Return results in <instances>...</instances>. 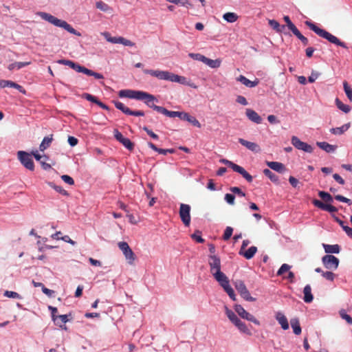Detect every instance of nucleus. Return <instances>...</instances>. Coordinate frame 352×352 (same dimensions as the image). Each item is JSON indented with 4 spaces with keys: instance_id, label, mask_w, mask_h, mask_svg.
<instances>
[{
    "instance_id": "obj_40",
    "label": "nucleus",
    "mask_w": 352,
    "mask_h": 352,
    "mask_svg": "<svg viewBox=\"0 0 352 352\" xmlns=\"http://www.w3.org/2000/svg\"><path fill=\"white\" fill-rule=\"evenodd\" d=\"M96 6L98 9L103 12H110L111 10V8L107 3H104L102 1H98Z\"/></svg>"
},
{
    "instance_id": "obj_5",
    "label": "nucleus",
    "mask_w": 352,
    "mask_h": 352,
    "mask_svg": "<svg viewBox=\"0 0 352 352\" xmlns=\"http://www.w3.org/2000/svg\"><path fill=\"white\" fill-rule=\"evenodd\" d=\"M226 314L229 320L243 333L251 335L250 329L247 327L245 324L230 309L226 307Z\"/></svg>"
},
{
    "instance_id": "obj_61",
    "label": "nucleus",
    "mask_w": 352,
    "mask_h": 352,
    "mask_svg": "<svg viewBox=\"0 0 352 352\" xmlns=\"http://www.w3.org/2000/svg\"><path fill=\"white\" fill-rule=\"evenodd\" d=\"M312 203H313V204L316 207H317V208H320L321 210H324V209L325 208V206L327 204L322 203V201H320V200H318V199H314Z\"/></svg>"
},
{
    "instance_id": "obj_24",
    "label": "nucleus",
    "mask_w": 352,
    "mask_h": 352,
    "mask_svg": "<svg viewBox=\"0 0 352 352\" xmlns=\"http://www.w3.org/2000/svg\"><path fill=\"white\" fill-rule=\"evenodd\" d=\"M267 165L274 170L278 173H283L285 170V166L278 162H267Z\"/></svg>"
},
{
    "instance_id": "obj_23",
    "label": "nucleus",
    "mask_w": 352,
    "mask_h": 352,
    "mask_svg": "<svg viewBox=\"0 0 352 352\" xmlns=\"http://www.w3.org/2000/svg\"><path fill=\"white\" fill-rule=\"evenodd\" d=\"M316 144L327 153H333L337 148V146L330 144L326 142H317Z\"/></svg>"
},
{
    "instance_id": "obj_31",
    "label": "nucleus",
    "mask_w": 352,
    "mask_h": 352,
    "mask_svg": "<svg viewBox=\"0 0 352 352\" xmlns=\"http://www.w3.org/2000/svg\"><path fill=\"white\" fill-rule=\"evenodd\" d=\"M52 140H53L52 135H50V136L45 137L39 146L40 151H44L46 148H47L50 146V144L52 143Z\"/></svg>"
},
{
    "instance_id": "obj_30",
    "label": "nucleus",
    "mask_w": 352,
    "mask_h": 352,
    "mask_svg": "<svg viewBox=\"0 0 352 352\" xmlns=\"http://www.w3.org/2000/svg\"><path fill=\"white\" fill-rule=\"evenodd\" d=\"M350 127V123H346L340 127L332 128L330 129L331 133L334 135H342Z\"/></svg>"
},
{
    "instance_id": "obj_64",
    "label": "nucleus",
    "mask_w": 352,
    "mask_h": 352,
    "mask_svg": "<svg viewBox=\"0 0 352 352\" xmlns=\"http://www.w3.org/2000/svg\"><path fill=\"white\" fill-rule=\"evenodd\" d=\"M83 98L87 99L89 101H91V102L95 103V104L98 101V98L96 97H95L89 94H87V93L83 94Z\"/></svg>"
},
{
    "instance_id": "obj_37",
    "label": "nucleus",
    "mask_w": 352,
    "mask_h": 352,
    "mask_svg": "<svg viewBox=\"0 0 352 352\" xmlns=\"http://www.w3.org/2000/svg\"><path fill=\"white\" fill-rule=\"evenodd\" d=\"M336 104L340 110L346 113L351 111V107L348 104H344L342 103L338 98L336 99Z\"/></svg>"
},
{
    "instance_id": "obj_58",
    "label": "nucleus",
    "mask_w": 352,
    "mask_h": 352,
    "mask_svg": "<svg viewBox=\"0 0 352 352\" xmlns=\"http://www.w3.org/2000/svg\"><path fill=\"white\" fill-rule=\"evenodd\" d=\"M230 190L234 193V194H237L238 195L241 196V197H245V192H243L239 187H231L230 188Z\"/></svg>"
},
{
    "instance_id": "obj_25",
    "label": "nucleus",
    "mask_w": 352,
    "mask_h": 352,
    "mask_svg": "<svg viewBox=\"0 0 352 352\" xmlns=\"http://www.w3.org/2000/svg\"><path fill=\"white\" fill-rule=\"evenodd\" d=\"M303 300L305 302L309 303L313 301L314 296L311 294V288L309 285H307L303 289Z\"/></svg>"
},
{
    "instance_id": "obj_63",
    "label": "nucleus",
    "mask_w": 352,
    "mask_h": 352,
    "mask_svg": "<svg viewBox=\"0 0 352 352\" xmlns=\"http://www.w3.org/2000/svg\"><path fill=\"white\" fill-rule=\"evenodd\" d=\"M58 63L69 66V67L72 68L74 62L70 60H65V59H61L58 60Z\"/></svg>"
},
{
    "instance_id": "obj_42",
    "label": "nucleus",
    "mask_w": 352,
    "mask_h": 352,
    "mask_svg": "<svg viewBox=\"0 0 352 352\" xmlns=\"http://www.w3.org/2000/svg\"><path fill=\"white\" fill-rule=\"evenodd\" d=\"M318 195L325 202H332L333 201V197L328 192H326L324 191H319Z\"/></svg>"
},
{
    "instance_id": "obj_1",
    "label": "nucleus",
    "mask_w": 352,
    "mask_h": 352,
    "mask_svg": "<svg viewBox=\"0 0 352 352\" xmlns=\"http://www.w3.org/2000/svg\"><path fill=\"white\" fill-rule=\"evenodd\" d=\"M208 265L210 266V272L214 276V279L223 288L230 298L235 300L236 296L233 289L229 284L228 278L224 273L221 271V259L215 254L208 256Z\"/></svg>"
},
{
    "instance_id": "obj_8",
    "label": "nucleus",
    "mask_w": 352,
    "mask_h": 352,
    "mask_svg": "<svg viewBox=\"0 0 352 352\" xmlns=\"http://www.w3.org/2000/svg\"><path fill=\"white\" fill-rule=\"evenodd\" d=\"M118 248L122 252L125 258L128 261L129 264L133 265L135 260V256L131 248L126 242H119Z\"/></svg>"
},
{
    "instance_id": "obj_21",
    "label": "nucleus",
    "mask_w": 352,
    "mask_h": 352,
    "mask_svg": "<svg viewBox=\"0 0 352 352\" xmlns=\"http://www.w3.org/2000/svg\"><path fill=\"white\" fill-rule=\"evenodd\" d=\"M257 252V248L256 246H251L248 250H240L239 254L244 256L246 259H251L254 257Z\"/></svg>"
},
{
    "instance_id": "obj_27",
    "label": "nucleus",
    "mask_w": 352,
    "mask_h": 352,
    "mask_svg": "<svg viewBox=\"0 0 352 352\" xmlns=\"http://www.w3.org/2000/svg\"><path fill=\"white\" fill-rule=\"evenodd\" d=\"M128 95L127 98H131V99H136L138 100H140L141 99H143L142 96H144V91H137V90H131L128 89Z\"/></svg>"
},
{
    "instance_id": "obj_35",
    "label": "nucleus",
    "mask_w": 352,
    "mask_h": 352,
    "mask_svg": "<svg viewBox=\"0 0 352 352\" xmlns=\"http://www.w3.org/2000/svg\"><path fill=\"white\" fill-rule=\"evenodd\" d=\"M239 16L234 12H226L223 14V19L228 23H234L237 21Z\"/></svg>"
},
{
    "instance_id": "obj_9",
    "label": "nucleus",
    "mask_w": 352,
    "mask_h": 352,
    "mask_svg": "<svg viewBox=\"0 0 352 352\" xmlns=\"http://www.w3.org/2000/svg\"><path fill=\"white\" fill-rule=\"evenodd\" d=\"M102 36L106 38V40L111 43H119L122 44L124 46H130L133 47L135 45V43L130 40H128L122 36H111L110 33L105 32L102 33Z\"/></svg>"
},
{
    "instance_id": "obj_52",
    "label": "nucleus",
    "mask_w": 352,
    "mask_h": 352,
    "mask_svg": "<svg viewBox=\"0 0 352 352\" xmlns=\"http://www.w3.org/2000/svg\"><path fill=\"white\" fill-rule=\"evenodd\" d=\"M189 56L191 57L192 59L201 61L202 63L204 62L206 59V56L201 54H195V53H190L189 54Z\"/></svg>"
},
{
    "instance_id": "obj_54",
    "label": "nucleus",
    "mask_w": 352,
    "mask_h": 352,
    "mask_svg": "<svg viewBox=\"0 0 352 352\" xmlns=\"http://www.w3.org/2000/svg\"><path fill=\"white\" fill-rule=\"evenodd\" d=\"M220 162H221L222 164H223L225 165H227L228 166L230 167L234 171L236 170V168H237V166H239V165L233 163L232 162L229 161V160H226V159H221L220 160Z\"/></svg>"
},
{
    "instance_id": "obj_10",
    "label": "nucleus",
    "mask_w": 352,
    "mask_h": 352,
    "mask_svg": "<svg viewBox=\"0 0 352 352\" xmlns=\"http://www.w3.org/2000/svg\"><path fill=\"white\" fill-rule=\"evenodd\" d=\"M190 206L188 204H181L179 207V217L186 226H189L190 223Z\"/></svg>"
},
{
    "instance_id": "obj_51",
    "label": "nucleus",
    "mask_w": 352,
    "mask_h": 352,
    "mask_svg": "<svg viewBox=\"0 0 352 352\" xmlns=\"http://www.w3.org/2000/svg\"><path fill=\"white\" fill-rule=\"evenodd\" d=\"M284 21L286 22L287 23V26L288 27V28L293 32H294L296 30H297L298 28L295 26V25L291 21L289 17L288 16H284Z\"/></svg>"
},
{
    "instance_id": "obj_43",
    "label": "nucleus",
    "mask_w": 352,
    "mask_h": 352,
    "mask_svg": "<svg viewBox=\"0 0 352 352\" xmlns=\"http://www.w3.org/2000/svg\"><path fill=\"white\" fill-rule=\"evenodd\" d=\"M293 34L301 41V42L304 44V45H307L308 44V39L305 36H304L297 29L294 32H293Z\"/></svg>"
},
{
    "instance_id": "obj_15",
    "label": "nucleus",
    "mask_w": 352,
    "mask_h": 352,
    "mask_svg": "<svg viewBox=\"0 0 352 352\" xmlns=\"http://www.w3.org/2000/svg\"><path fill=\"white\" fill-rule=\"evenodd\" d=\"M144 96H142V97L144 98L143 99H141L140 100H142L144 102V103L149 107L153 109L155 111H157V108H161L160 106L155 105L153 102L154 101H157L156 98L147 92L144 91Z\"/></svg>"
},
{
    "instance_id": "obj_36",
    "label": "nucleus",
    "mask_w": 352,
    "mask_h": 352,
    "mask_svg": "<svg viewBox=\"0 0 352 352\" xmlns=\"http://www.w3.org/2000/svg\"><path fill=\"white\" fill-rule=\"evenodd\" d=\"M269 25L274 30H276L277 32H281L283 29H285V26L279 24V23L274 19L269 20Z\"/></svg>"
},
{
    "instance_id": "obj_55",
    "label": "nucleus",
    "mask_w": 352,
    "mask_h": 352,
    "mask_svg": "<svg viewBox=\"0 0 352 352\" xmlns=\"http://www.w3.org/2000/svg\"><path fill=\"white\" fill-rule=\"evenodd\" d=\"M234 199H235V197L234 195L229 194V193L226 194L225 200L227 201L228 204H229L230 205H234Z\"/></svg>"
},
{
    "instance_id": "obj_14",
    "label": "nucleus",
    "mask_w": 352,
    "mask_h": 352,
    "mask_svg": "<svg viewBox=\"0 0 352 352\" xmlns=\"http://www.w3.org/2000/svg\"><path fill=\"white\" fill-rule=\"evenodd\" d=\"M114 137L120 142L125 148L129 151H133L134 148V144L126 138H124L122 134L117 129L114 130Z\"/></svg>"
},
{
    "instance_id": "obj_44",
    "label": "nucleus",
    "mask_w": 352,
    "mask_h": 352,
    "mask_svg": "<svg viewBox=\"0 0 352 352\" xmlns=\"http://www.w3.org/2000/svg\"><path fill=\"white\" fill-rule=\"evenodd\" d=\"M263 173L265 176L270 178L272 182L278 181V176L273 173L270 170L266 168L263 170Z\"/></svg>"
},
{
    "instance_id": "obj_18",
    "label": "nucleus",
    "mask_w": 352,
    "mask_h": 352,
    "mask_svg": "<svg viewBox=\"0 0 352 352\" xmlns=\"http://www.w3.org/2000/svg\"><path fill=\"white\" fill-rule=\"evenodd\" d=\"M239 142L253 152L258 153L261 151L260 146L254 142H249L243 138H239Z\"/></svg>"
},
{
    "instance_id": "obj_16",
    "label": "nucleus",
    "mask_w": 352,
    "mask_h": 352,
    "mask_svg": "<svg viewBox=\"0 0 352 352\" xmlns=\"http://www.w3.org/2000/svg\"><path fill=\"white\" fill-rule=\"evenodd\" d=\"M179 118L180 120H186V121L190 122L195 126H197L199 128L201 127V124H200L199 122L196 119V118L190 116L188 113L181 112Z\"/></svg>"
},
{
    "instance_id": "obj_32",
    "label": "nucleus",
    "mask_w": 352,
    "mask_h": 352,
    "mask_svg": "<svg viewBox=\"0 0 352 352\" xmlns=\"http://www.w3.org/2000/svg\"><path fill=\"white\" fill-rule=\"evenodd\" d=\"M325 252L338 254L340 252V246L338 245L323 244Z\"/></svg>"
},
{
    "instance_id": "obj_57",
    "label": "nucleus",
    "mask_w": 352,
    "mask_h": 352,
    "mask_svg": "<svg viewBox=\"0 0 352 352\" xmlns=\"http://www.w3.org/2000/svg\"><path fill=\"white\" fill-rule=\"evenodd\" d=\"M61 179H63V182H65V183L69 184V185H74V180L73 179L72 177H71L70 176L67 175H63L61 176Z\"/></svg>"
},
{
    "instance_id": "obj_19",
    "label": "nucleus",
    "mask_w": 352,
    "mask_h": 352,
    "mask_svg": "<svg viewBox=\"0 0 352 352\" xmlns=\"http://www.w3.org/2000/svg\"><path fill=\"white\" fill-rule=\"evenodd\" d=\"M236 80L247 87H254L259 84V80L258 78H255L254 80L252 81L243 75H240Z\"/></svg>"
},
{
    "instance_id": "obj_48",
    "label": "nucleus",
    "mask_w": 352,
    "mask_h": 352,
    "mask_svg": "<svg viewBox=\"0 0 352 352\" xmlns=\"http://www.w3.org/2000/svg\"><path fill=\"white\" fill-rule=\"evenodd\" d=\"M191 238L196 241L197 243H204V239L201 237V232L199 230H197L195 233L191 235Z\"/></svg>"
},
{
    "instance_id": "obj_49",
    "label": "nucleus",
    "mask_w": 352,
    "mask_h": 352,
    "mask_svg": "<svg viewBox=\"0 0 352 352\" xmlns=\"http://www.w3.org/2000/svg\"><path fill=\"white\" fill-rule=\"evenodd\" d=\"M148 146L151 149H153V151L159 153L160 154H163V155H166L167 154L166 149L159 148L152 142H148Z\"/></svg>"
},
{
    "instance_id": "obj_13",
    "label": "nucleus",
    "mask_w": 352,
    "mask_h": 352,
    "mask_svg": "<svg viewBox=\"0 0 352 352\" xmlns=\"http://www.w3.org/2000/svg\"><path fill=\"white\" fill-rule=\"evenodd\" d=\"M322 261L324 267L329 270H336L339 265V259L333 255L324 256Z\"/></svg>"
},
{
    "instance_id": "obj_38",
    "label": "nucleus",
    "mask_w": 352,
    "mask_h": 352,
    "mask_svg": "<svg viewBox=\"0 0 352 352\" xmlns=\"http://www.w3.org/2000/svg\"><path fill=\"white\" fill-rule=\"evenodd\" d=\"M47 184L51 188H54L56 192H59L60 194H61L63 195H65V196H68L69 195L67 191L64 190L61 186H56L54 183L50 182H47Z\"/></svg>"
},
{
    "instance_id": "obj_46",
    "label": "nucleus",
    "mask_w": 352,
    "mask_h": 352,
    "mask_svg": "<svg viewBox=\"0 0 352 352\" xmlns=\"http://www.w3.org/2000/svg\"><path fill=\"white\" fill-rule=\"evenodd\" d=\"M339 314L343 320H345L348 324L352 325V318L348 315L344 309L340 310Z\"/></svg>"
},
{
    "instance_id": "obj_56",
    "label": "nucleus",
    "mask_w": 352,
    "mask_h": 352,
    "mask_svg": "<svg viewBox=\"0 0 352 352\" xmlns=\"http://www.w3.org/2000/svg\"><path fill=\"white\" fill-rule=\"evenodd\" d=\"M87 76H94L96 79H103L104 76L100 73L95 72L91 69H88L87 74Z\"/></svg>"
},
{
    "instance_id": "obj_26",
    "label": "nucleus",
    "mask_w": 352,
    "mask_h": 352,
    "mask_svg": "<svg viewBox=\"0 0 352 352\" xmlns=\"http://www.w3.org/2000/svg\"><path fill=\"white\" fill-rule=\"evenodd\" d=\"M157 111L170 118H179V115L181 113L180 111H168V109L163 107H162L161 108H157Z\"/></svg>"
},
{
    "instance_id": "obj_50",
    "label": "nucleus",
    "mask_w": 352,
    "mask_h": 352,
    "mask_svg": "<svg viewBox=\"0 0 352 352\" xmlns=\"http://www.w3.org/2000/svg\"><path fill=\"white\" fill-rule=\"evenodd\" d=\"M291 267H292L287 263L283 264L277 272V276H282L285 272L289 271Z\"/></svg>"
},
{
    "instance_id": "obj_39",
    "label": "nucleus",
    "mask_w": 352,
    "mask_h": 352,
    "mask_svg": "<svg viewBox=\"0 0 352 352\" xmlns=\"http://www.w3.org/2000/svg\"><path fill=\"white\" fill-rule=\"evenodd\" d=\"M114 104L118 109L122 111L124 113L129 115L130 109L126 107L122 102L120 101H115Z\"/></svg>"
},
{
    "instance_id": "obj_47",
    "label": "nucleus",
    "mask_w": 352,
    "mask_h": 352,
    "mask_svg": "<svg viewBox=\"0 0 352 352\" xmlns=\"http://www.w3.org/2000/svg\"><path fill=\"white\" fill-rule=\"evenodd\" d=\"M233 232V228L232 227L228 226L226 227L224 234L223 235V239L224 241H228L231 237Z\"/></svg>"
},
{
    "instance_id": "obj_41",
    "label": "nucleus",
    "mask_w": 352,
    "mask_h": 352,
    "mask_svg": "<svg viewBox=\"0 0 352 352\" xmlns=\"http://www.w3.org/2000/svg\"><path fill=\"white\" fill-rule=\"evenodd\" d=\"M344 92L350 101H352V89L346 81L343 82Z\"/></svg>"
},
{
    "instance_id": "obj_34",
    "label": "nucleus",
    "mask_w": 352,
    "mask_h": 352,
    "mask_svg": "<svg viewBox=\"0 0 352 352\" xmlns=\"http://www.w3.org/2000/svg\"><path fill=\"white\" fill-rule=\"evenodd\" d=\"M30 64V62H16L11 63L8 65V69L10 71L13 69H20L22 67L28 66Z\"/></svg>"
},
{
    "instance_id": "obj_20",
    "label": "nucleus",
    "mask_w": 352,
    "mask_h": 352,
    "mask_svg": "<svg viewBox=\"0 0 352 352\" xmlns=\"http://www.w3.org/2000/svg\"><path fill=\"white\" fill-rule=\"evenodd\" d=\"M245 114L249 120L256 124H260L262 121L261 116L254 110L251 109H247Z\"/></svg>"
},
{
    "instance_id": "obj_60",
    "label": "nucleus",
    "mask_w": 352,
    "mask_h": 352,
    "mask_svg": "<svg viewBox=\"0 0 352 352\" xmlns=\"http://www.w3.org/2000/svg\"><path fill=\"white\" fill-rule=\"evenodd\" d=\"M322 276L326 279L333 281L335 277V274L331 272H322Z\"/></svg>"
},
{
    "instance_id": "obj_28",
    "label": "nucleus",
    "mask_w": 352,
    "mask_h": 352,
    "mask_svg": "<svg viewBox=\"0 0 352 352\" xmlns=\"http://www.w3.org/2000/svg\"><path fill=\"white\" fill-rule=\"evenodd\" d=\"M204 64L210 67V68H219L221 64V60L219 58L212 60L206 57V59L204 62Z\"/></svg>"
},
{
    "instance_id": "obj_11",
    "label": "nucleus",
    "mask_w": 352,
    "mask_h": 352,
    "mask_svg": "<svg viewBox=\"0 0 352 352\" xmlns=\"http://www.w3.org/2000/svg\"><path fill=\"white\" fill-rule=\"evenodd\" d=\"M292 145L298 150L311 153L314 151L313 147L306 142L301 141L298 137L292 136L291 140Z\"/></svg>"
},
{
    "instance_id": "obj_45",
    "label": "nucleus",
    "mask_w": 352,
    "mask_h": 352,
    "mask_svg": "<svg viewBox=\"0 0 352 352\" xmlns=\"http://www.w3.org/2000/svg\"><path fill=\"white\" fill-rule=\"evenodd\" d=\"M72 69H74L75 71H76L77 72L83 73L85 74H87V71L89 69H87L83 66H81L79 64L76 63H74Z\"/></svg>"
},
{
    "instance_id": "obj_29",
    "label": "nucleus",
    "mask_w": 352,
    "mask_h": 352,
    "mask_svg": "<svg viewBox=\"0 0 352 352\" xmlns=\"http://www.w3.org/2000/svg\"><path fill=\"white\" fill-rule=\"evenodd\" d=\"M290 324L292 328L293 329V331L296 335H300L301 333V327L300 325L299 320L296 318H292L290 320Z\"/></svg>"
},
{
    "instance_id": "obj_62",
    "label": "nucleus",
    "mask_w": 352,
    "mask_h": 352,
    "mask_svg": "<svg viewBox=\"0 0 352 352\" xmlns=\"http://www.w3.org/2000/svg\"><path fill=\"white\" fill-rule=\"evenodd\" d=\"M48 309L51 311V314H52V320L54 321V322H56L57 320V316L56 315V314L57 313L58 311V309L56 307H52V306H49L48 307Z\"/></svg>"
},
{
    "instance_id": "obj_17",
    "label": "nucleus",
    "mask_w": 352,
    "mask_h": 352,
    "mask_svg": "<svg viewBox=\"0 0 352 352\" xmlns=\"http://www.w3.org/2000/svg\"><path fill=\"white\" fill-rule=\"evenodd\" d=\"M6 87H12V88L16 89L21 93H25V89L23 88L22 86H21L20 85H19V84H17V83H16V82H14L13 81L6 80H0V87L5 88Z\"/></svg>"
},
{
    "instance_id": "obj_4",
    "label": "nucleus",
    "mask_w": 352,
    "mask_h": 352,
    "mask_svg": "<svg viewBox=\"0 0 352 352\" xmlns=\"http://www.w3.org/2000/svg\"><path fill=\"white\" fill-rule=\"evenodd\" d=\"M39 16L44 20L53 24L55 26L62 28L67 30L68 32L76 36H80V34L74 28H72L67 21L59 19L50 14L46 12H40Z\"/></svg>"
},
{
    "instance_id": "obj_12",
    "label": "nucleus",
    "mask_w": 352,
    "mask_h": 352,
    "mask_svg": "<svg viewBox=\"0 0 352 352\" xmlns=\"http://www.w3.org/2000/svg\"><path fill=\"white\" fill-rule=\"evenodd\" d=\"M234 310L242 318L251 321L256 325H260V322L253 315L246 311L241 305H235Z\"/></svg>"
},
{
    "instance_id": "obj_7",
    "label": "nucleus",
    "mask_w": 352,
    "mask_h": 352,
    "mask_svg": "<svg viewBox=\"0 0 352 352\" xmlns=\"http://www.w3.org/2000/svg\"><path fill=\"white\" fill-rule=\"evenodd\" d=\"M17 156L19 160L24 166V167L32 171L34 170V164L33 160L28 153L19 151L17 153Z\"/></svg>"
},
{
    "instance_id": "obj_6",
    "label": "nucleus",
    "mask_w": 352,
    "mask_h": 352,
    "mask_svg": "<svg viewBox=\"0 0 352 352\" xmlns=\"http://www.w3.org/2000/svg\"><path fill=\"white\" fill-rule=\"evenodd\" d=\"M234 287L241 297L247 301L254 302L256 298L251 296L249 291L248 290L244 282L241 280H236L234 282Z\"/></svg>"
},
{
    "instance_id": "obj_53",
    "label": "nucleus",
    "mask_w": 352,
    "mask_h": 352,
    "mask_svg": "<svg viewBox=\"0 0 352 352\" xmlns=\"http://www.w3.org/2000/svg\"><path fill=\"white\" fill-rule=\"evenodd\" d=\"M4 296L8 298H19V299L21 298V296L17 292H12V291H6L4 293Z\"/></svg>"
},
{
    "instance_id": "obj_2",
    "label": "nucleus",
    "mask_w": 352,
    "mask_h": 352,
    "mask_svg": "<svg viewBox=\"0 0 352 352\" xmlns=\"http://www.w3.org/2000/svg\"><path fill=\"white\" fill-rule=\"evenodd\" d=\"M144 73L150 74L160 80H166L170 82H178L182 85H187L186 78L184 76H179L168 71L144 69Z\"/></svg>"
},
{
    "instance_id": "obj_3",
    "label": "nucleus",
    "mask_w": 352,
    "mask_h": 352,
    "mask_svg": "<svg viewBox=\"0 0 352 352\" xmlns=\"http://www.w3.org/2000/svg\"><path fill=\"white\" fill-rule=\"evenodd\" d=\"M305 23L307 27H309L312 31H314L319 36L327 39L330 43H333L338 46H340V47H342L343 48H346V49L348 48V47L346 46L345 43L341 41L336 36H333V34H331L329 32L326 31L325 30L320 28L314 23L307 21H305Z\"/></svg>"
},
{
    "instance_id": "obj_22",
    "label": "nucleus",
    "mask_w": 352,
    "mask_h": 352,
    "mask_svg": "<svg viewBox=\"0 0 352 352\" xmlns=\"http://www.w3.org/2000/svg\"><path fill=\"white\" fill-rule=\"evenodd\" d=\"M276 319L284 330L289 329V323L286 316L281 312L276 314Z\"/></svg>"
},
{
    "instance_id": "obj_33",
    "label": "nucleus",
    "mask_w": 352,
    "mask_h": 352,
    "mask_svg": "<svg viewBox=\"0 0 352 352\" xmlns=\"http://www.w3.org/2000/svg\"><path fill=\"white\" fill-rule=\"evenodd\" d=\"M234 171L241 174L248 182H252L253 178L252 175H250L243 167L238 166Z\"/></svg>"
},
{
    "instance_id": "obj_59",
    "label": "nucleus",
    "mask_w": 352,
    "mask_h": 352,
    "mask_svg": "<svg viewBox=\"0 0 352 352\" xmlns=\"http://www.w3.org/2000/svg\"><path fill=\"white\" fill-rule=\"evenodd\" d=\"M319 76L320 74L318 72L312 71L311 75L308 78V81L311 83L314 82Z\"/></svg>"
}]
</instances>
